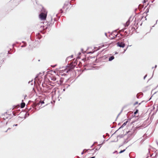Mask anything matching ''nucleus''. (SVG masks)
Wrapping results in <instances>:
<instances>
[{"mask_svg":"<svg viewBox=\"0 0 158 158\" xmlns=\"http://www.w3.org/2000/svg\"><path fill=\"white\" fill-rule=\"evenodd\" d=\"M47 77L49 81L50 80L57 81L56 82L59 85H61L64 80V79L63 78H60L58 75H56V76L54 74L51 73H48L47 74Z\"/></svg>","mask_w":158,"mask_h":158,"instance_id":"nucleus-1","label":"nucleus"},{"mask_svg":"<svg viewBox=\"0 0 158 158\" xmlns=\"http://www.w3.org/2000/svg\"><path fill=\"white\" fill-rule=\"evenodd\" d=\"M47 12L44 11V12L41 13L39 15V17L42 20H45L46 19L47 16Z\"/></svg>","mask_w":158,"mask_h":158,"instance_id":"nucleus-2","label":"nucleus"},{"mask_svg":"<svg viewBox=\"0 0 158 158\" xmlns=\"http://www.w3.org/2000/svg\"><path fill=\"white\" fill-rule=\"evenodd\" d=\"M117 46L122 48H124L125 46V44L123 42H118L117 43Z\"/></svg>","mask_w":158,"mask_h":158,"instance_id":"nucleus-3","label":"nucleus"},{"mask_svg":"<svg viewBox=\"0 0 158 158\" xmlns=\"http://www.w3.org/2000/svg\"><path fill=\"white\" fill-rule=\"evenodd\" d=\"M25 106V104L24 102H22L21 104V108H24Z\"/></svg>","mask_w":158,"mask_h":158,"instance_id":"nucleus-4","label":"nucleus"},{"mask_svg":"<svg viewBox=\"0 0 158 158\" xmlns=\"http://www.w3.org/2000/svg\"><path fill=\"white\" fill-rule=\"evenodd\" d=\"M114 56H110V57L109 58V60L110 61H111L112 60H113L114 59Z\"/></svg>","mask_w":158,"mask_h":158,"instance_id":"nucleus-5","label":"nucleus"},{"mask_svg":"<svg viewBox=\"0 0 158 158\" xmlns=\"http://www.w3.org/2000/svg\"><path fill=\"white\" fill-rule=\"evenodd\" d=\"M128 122V121H127L126 122H125L123 125H122L121 126V127H124V126H125L126 124H127V123Z\"/></svg>","mask_w":158,"mask_h":158,"instance_id":"nucleus-6","label":"nucleus"},{"mask_svg":"<svg viewBox=\"0 0 158 158\" xmlns=\"http://www.w3.org/2000/svg\"><path fill=\"white\" fill-rule=\"evenodd\" d=\"M130 22L129 21H128L126 23V26L127 27L129 24Z\"/></svg>","mask_w":158,"mask_h":158,"instance_id":"nucleus-7","label":"nucleus"},{"mask_svg":"<svg viewBox=\"0 0 158 158\" xmlns=\"http://www.w3.org/2000/svg\"><path fill=\"white\" fill-rule=\"evenodd\" d=\"M66 71V70L65 69H64V70H60V73H63L64 71Z\"/></svg>","mask_w":158,"mask_h":158,"instance_id":"nucleus-8","label":"nucleus"},{"mask_svg":"<svg viewBox=\"0 0 158 158\" xmlns=\"http://www.w3.org/2000/svg\"><path fill=\"white\" fill-rule=\"evenodd\" d=\"M126 149H124L123 150H121V151L119 152V153H121L123 152H124L125 151Z\"/></svg>","mask_w":158,"mask_h":158,"instance_id":"nucleus-9","label":"nucleus"},{"mask_svg":"<svg viewBox=\"0 0 158 158\" xmlns=\"http://www.w3.org/2000/svg\"><path fill=\"white\" fill-rule=\"evenodd\" d=\"M138 112V110H136L134 112V114L135 115Z\"/></svg>","mask_w":158,"mask_h":158,"instance_id":"nucleus-10","label":"nucleus"},{"mask_svg":"<svg viewBox=\"0 0 158 158\" xmlns=\"http://www.w3.org/2000/svg\"><path fill=\"white\" fill-rule=\"evenodd\" d=\"M138 102H135V103H134V105H136V104H138Z\"/></svg>","mask_w":158,"mask_h":158,"instance_id":"nucleus-11","label":"nucleus"},{"mask_svg":"<svg viewBox=\"0 0 158 158\" xmlns=\"http://www.w3.org/2000/svg\"><path fill=\"white\" fill-rule=\"evenodd\" d=\"M148 0H144L143 2L144 3H145L146 2H147L148 1Z\"/></svg>","mask_w":158,"mask_h":158,"instance_id":"nucleus-12","label":"nucleus"},{"mask_svg":"<svg viewBox=\"0 0 158 158\" xmlns=\"http://www.w3.org/2000/svg\"><path fill=\"white\" fill-rule=\"evenodd\" d=\"M47 28V27H46L45 28V27L44 26H43V29H45Z\"/></svg>","mask_w":158,"mask_h":158,"instance_id":"nucleus-13","label":"nucleus"},{"mask_svg":"<svg viewBox=\"0 0 158 158\" xmlns=\"http://www.w3.org/2000/svg\"><path fill=\"white\" fill-rule=\"evenodd\" d=\"M60 11L61 13H62L63 12V10H62V9H61L60 10Z\"/></svg>","mask_w":158,"mask_h":158,"instance_id":"nucleus-14","label":"nucleus"},{"mask_svg":"<svg viewBox=\"0 0 158 158\" xmlns=\"http://www.w3.org/2000/svg\"><path fill=\"white\" fill-rule=\"evenodd\" d=\"M56 66V65H55L53 66H52V67H53V68H54V67H55Z\"/></svg>","mask_w":158,"mask_h":158,"instance_id":"nucleus-15","label":"nucleus"},{"mask_svg":"<svg viewBox=\"0 0 158 158\" xmlns=\"http://www.w3.org/2000/svg\"><path fill=\"white\" fill-rule=\"evenodd\" d=\"M35 79H36V80L37 79H38V77H37H37H35Z\"/></svg>","mask_w":158,"mask_h":158,"instance_id":"nucleus-16","label":"nucleus"},{"mask_svg":"<svg viewBox=\"0 0 158 158\" xmlns=\"http://www.w3.org/2000/svg\"><path fill=\"white\" fill-rule=\"evenodd\" d=\"M44 103V101H42V102H41V103Z\"/></svg>","mask_w":158,"mask_h":158,"instance_id":"nucleus-17","label":"nucleus"},{"mask_svg":"<svg viewBox=\"0 0 158 158\" xmlns=\"http://www.w3.org/2000/svg\"><path fill=\"white\" fill-rule=\"evenodd\" d=\"M83 154V152H82V153H81V154Z\"/></svg>","mask_w":158,"mask_h":158,"instance_id":"nucleus-18","label":"nucleus"},{"mask_svg":"<svg viewBox=\"0 0 158 158\" xmlns=\"http://www.w3.org/2000/svg\"><path fill=\"white\" fill-rule=\"evenodd\" d=\"M145 77H146V76H145L144 77V78H145Z\"/></svg>","mask_w":158,"mask_h":158,"instance_id":"nucleus-19","label":"nucleus"}]
</instances>
